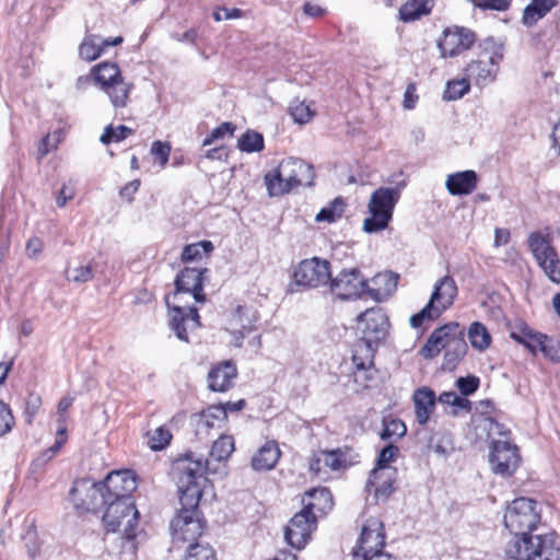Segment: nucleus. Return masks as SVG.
I'll use <instances>...</instances> for the list:
<instances>
[{
	"instance_id": "nucleus-4",
	"label": "nucleus",
	"mask_w": 560,
	"mask_h": 560,
	"mask_svg": "<svg viewBox=\"0 0 560 560\" xmlns=\"http://www.w3.org/2000/svg\"><path fill=\"white\" fill-rule=\"evenodd\" d=\"M315 179L313 165L301 159L289 158L265 175L270 196H282L299 186H312Z\"/></svg>"
},
{
	"instance_id": "nucleus-6",
	"label": "nucleus",
	"mask_w": 560,
	"mask_h": 560,
	"mask_svg": "<svg viewBox=\"0 0 560 560\" xmlns=\"http://www.w3.org/2000/svg\"><path fill=\"white\" fill-rule=\"evenodd\" d=\"M102 517L108 533H121L127 540H133L138 534L139 511L135 502L107 501Z\"/></svg>"
},
{
	"instance_id": "nucleus-42",
	"label": "nucleus",
	"mask_w": 560,
	"mask_h": 560,
	"mask_svg": "<svg viewBox=\"0 0 560 560\" xmlns=\"http://www.w3.org/2000/svg\"><path fill=\"white\" fill-rule=\"evenodd\" d=\"M184 560H217L214 550L209 544L194 542L187 546Z\"/></svg>"
},
{
	"instance_id": "nucleus-1",
	"label": "nucleus",
	"mask_w": 560,
	"mask_h": 560,
	"mask_svg": "<svg viewBox=\"0 0 560 560\" xmlns=\"http://www.w3.org/2000/svg\"><path fill=\"white\" fill-rule=\"evenodd\" d=\"M537 501L517 498L506 508L504 526L514 535L506 553L515 560H560V539L555 532L533 534L541 515Z\"/></svg>"
},
{
	"instance_id": "nucleus-11",
	"label": "nucleus",
	"mask_w": 560,
	"mask_h": 560,
	"mask_svg": "<svg viewBox=\"0 0 560 560\" xmlns=\"http://www.w3.org/2000/svg\"><path fill=\"white\" fill-rule=\"evenodd\" d=\"M330 291L340 300L358 299L369 293L368 280L358 268L343 269L328 281Z\"/></svg>"
},
{
	"instance_id": "nucleus-22",
	"label": "nucleus",
	"mask_w": 560,
	"mask_h": 560,
	"mask_svg": "<svg viewBox=\"0 0 560 560\" xmlns=\"http://www.w3.org/2000/svg\"><path fill=\"white\" fill-rule=\"evenodd\" d=\"M395 469H373L366 482V489L374 490L377 500H387L394 491Z\"/></svg>"
},
{
	"instance_id": "nucleus-34",
	"label": "nucleus",
	"mask_w": 560,
	"mask_h": 560,
	"mask_svg": "<svg viewBox=\"0 0 560 560\" xmlns=\"http://www.w3.org/2000/svg\"><path fill=\"white\" fill-rule=\"evenodd\" d=\"M372 282L376 285L384 284V288H369V294L375 299L381 300L382 296L390 294L397 285V277L393 272H384L376 275Z\"/></svg>"
},
{
	"instance_id": "nucleus-39",
	"label": "nucleus",
	"mask_w": 560,
	"mask_h": 560,
	"mask_svg": "<svg viewBox=\"0 0 560 560\" xmlns=\"http://www.w3.org/2000/svg\"><path fill=\"white\" fill-rule=\"evenodd\" d=\"M345 202L342 198H335L327 207H324L315 217L317 222L332 223L342 217Z\"/></svg>"
},
{
	"instance_id": "nucleus-46",
	"label": "nucleus",
	"mask_w": 560,
	"mask_h": 560,
	"mask_svg": "<svg viewBox=\"0 0 560 560\" xmlns=\"http://www.w3.org/2000/svg\"><path fill=\"white\" fill-rule=\"evenodd\" d=\"M131 133L132 129L124 125H120L118 127H113L112 125H109L104 129V132L100 138V141L103 144H108L110 142H119L126 139Z\"/></svg>"
},
{
	"instance_id": "nucleus-49",
	"label": "nucleus",
	"mask_w": 560,
	"mask_h": 560,
	"mask_svg": "<svg viewBox=\"0 0 560 560\" xmlns=\"http://www.w3.org/2000/svg\"><path fill=\"white\" fill-rule=\"evenodd\" d=\"M399 454V448L394 444H387L378 454L376 467L374 469H392L388 465Z\"/></svg>"
},
{
	"instance_id": "nucleus-61",
	"label": "nucleus",
	"mask_w": 560,
	"mask_h": 560,
	"mask_svg": "<svg viewBox=\"0 0 560 560\" xmlns=\"http://www.w3.org/2000/svg\"><path fill=\"white\" fill-rule=\"evenodd\" d=\"M325 468L327 467L324 466V459H322V451L314 453L308 459L310 471L319 477L323 471L327 472Z\"/></svg>"
},
{
	"instance_id": "nucleus-33",
	"label": "nucleus",
	"mask_w": 560,
	"mask_h": 560,
	"mask_svg": "<svg viewBox=\"0 0 560 560\" xmlns=\"http://www.w3.org/2000/svg\"><path fill=\"white\" fill-rule=\"evenodd\" d=\"M452 346L446 349L443 361V369L452 371L456 368L460 359L466 354L467 343L464 339V335L456 338L451 343Z\"/></svg>"
},
{
	"instance_id": "nucleus-2",
	"label": "nucleus",
	"mask_w": 560,
	"mask_h": 560,
	"mask_svg": "<svg viewBox=\"0 0 560 560\" xmlns=\"http://www.w3.org/2000/svg\"><path fill=\"white\" fill-rule=\"evenodd\" d=\"M208 462L192 454H186L173 463L172 477L177 485L180 509L171 522L174 548L198 541L203 530L198 504L206 481Z\"/></svg>"
},
{
	"instance_id": "nucleus-17",
	"label": "nucleus",
	"mask_w": 560,
	"mask_h": 560,
	"mask_svg": "<svg viewBox=\"0 0 560 560\" xmlns=\"http://www.w3.org/2000/svg\"><path fill=\"white\" fill-rule=\"evenodd\" d=\"M460 335H464V328L458 323H447L432 331L428 340L420 350V354L424 359L436 357L442 349L450 348L453 341Z\"/></svg>"
},
{
	"instance_id": "nucleus-23",
	"label": "nucleus",
	"mask_w": 560,
	"mask_h": 560,
	"mask_svg": "<svg viewBox=\"0 0 560 560\" xmlns=\"http://www.w3.org/2000/svg\"><path fill=\"white\" fill-rule=\"evenodd\" d=\"M236 376V366L230 361H224L210 370L208 374L209 388L213 392H226L232 387Z\"/></svg>"
},
{
	"instance_id": "nucleus-29",
	"label": "nucleus",
	"mask_w": 560,
	"mask_h": 560,
	"mask_svg": "<svg viewBox=\"0 0 560 560\" xmlns=\"http://www.w3.org/2000/svg\"><path fill=\"white\" fill-rule=\"evenodd\" d=\"M510 337L516 342L524 345L533 354L538 350L539 345L544 341V334L536 332L525 324L515 326Z\"/></svg>"
},
{
	"instance_id": "nucleus-55",
	"label": "nucleus",
	"mask_w": 560,
	"mask_h": 560,
	"mask_svg": "<svg viewBox=\"0 0 560 560\" xmlns=\"http://www.w3.org/2000/svg\"><path fill=\"white\" fill-rule=\"evenodd\" d=\"M42 405V398L37 394H30L25 401V416L28 424L33 422Z\"/></svg>"
},
{
	"instance_id": "nucleus-37",
	"label": "nucleus",
	"mask_w": 560,
	"mask_h": 560,
	"mask_svg": "<svg viewBox=\"0 0 560 560\" xmlns=\"http://www.w3.org/2000/svg\"><path fill=\"white\" fill-rule=\"evenodd\" d=\"M103 54L101 37L97 35H88L79 46V55L86 61H93Z\"/></svg>"
},
{
	"instance_id": "nucleus-24",
	"label": "nucleus",
	"mask_w": 560,
	"mask_h": 560,
	"mask_svg": "<svg viewBox=\"0 0 560 560\" xmlns=\"http://www.w3.org/2000/svg\"><path fill=\"white\" fill-rule=\"evenodd\" d=\"M412 399L417 421L425 424L435 407V393L429 387H421L415 390Z\"/></svg>"
},
{
	"instance_id": "nucleus-48",
	"label": "nucleus",
	"mask_w": 560,
	"mask_h": 560,
	"mask_svg": "<svg viewBox=\"0 0 560 560\" xmlns=\"http://www.w3.org/2000/svg\"><path fill=\"white\" fill-rule=\"evenodd\" d=\"M441 315L440 312H436V308L431 304L427 303V305L417 314L410 317V325L413 328L420 327L424 320H433Z\"/></svg>"
},
{
	"instance_id": "nucleus-57",
	"label": "nucleus",
	"mask_w": 560,
	"mask_h": 560,
	"mask_svg": "<svg viewBox=\"0 0 560 560\" xmlns=\"http://www.w3.org/2000/svg\"><path fill=\"white\" fill-rule=\"evenodd\" d=\"M14 424V418L10 408L0 401V436L11 431Z\"/></svg>"
},
{
	"instance_id": "nucleus-13",
	"label": "nucleus",
	"mask_w": 560,
	"mask_h": 560,
	"mask_svg": "<svg viewBox=\"0 0 560 560\" xmlns=\"http://www.w3.org/2000/svg\"><path fill=\"white\" fill-rule=\"evenodd\" d=\"M528 246L539 267L555 283H560V260L555 248L539 233H532Z\"/></svg>"
},
{
	"instance_id": "nucleus-51",
	"label": "nucleus",
	"mask_w": 560,
	"mask_h": 560,
	"mask_svg": "<svg viewBox=\"0 0 560 560\" xmlns=\"http://www.w3.org/2000/svg\"><path fill=\"white\" fill-rule=\"evenodd\" d=\"M235 130V126L232 122H223L217 128H214L210 135L203 139L202 145L207 147L212 144L214 141L219 139H223L226 135L232 136Z\"/></svg>"
},
{
	"instance_id": "nucleus-59",
	"label": "nucleus",
	"mask_w": 560,
	"mask_h": 560,
	"mask_svg": "<svg viewBox=\"0 0 560 560\" xmlns=\"http://www.w3.org/2000/svg\"><path fill=\"white\" fill-rule=\"evenodd\" d=\"M475 5L483 11L492 10V11H500L504 12L509 10L510 8V1L509 0H480L476 1Z\"/></svg>"
},
{
	"instance_id": "nucleus-7",
	"label": "nucleus",
	"mask_w": 560,
	"mask_h": 560,
	"mask_svg": "<svg viewBox=\"0 0 560 560\" xmlns=\"http://www.w3.org/2000/svg\"><path fill=\"white\" fill-rule=\"evenodd\" d=\"M485 52L481 58L470 61L465 68V75L469 82L482 88L495 80L499 65L503 59V45L493 38L483 42Z\"/></svg>"
},
{
	"instance_id": "nucleus-38",
	"label": "nucleus",
	"mask_w": 560,
	"mask_h": 560,
	"mask_svg": "<svg viewBox=\"0 0 560 560\" xmlns=\"http://www.w3.org/2000/svg\"><path fill=\"white\" fill-rule=\"evenodd\" d=\"M429 447L441 456L448 455L453 450V439L448 431H436L429 441Z\"/></svg>"
},
{
	"instance_id": "nucleus-3",
	"label": "nucleus",
	"mask_w": 560,
	"mask_h": 560,
	"mask_svg": "<svg viewBox=\"0 0 560 560\" xmlns=\"http://www.w3.org/2000/svg\"><path fill=\"white\" fill-rule=\"evenodd\" d=\"M207 269L185 268L175 279V291L166 296L170 310V326L179 340L188 342V329L199 326V314L195 306L180 305L184 294H190L198 303L206 301L202 288V276Z\"/></svg>"
},
{
	"instance_id": "nucleus-64",
	"label": "nucleus",
	"mask_w": 560,
	"mask_h": 560,
	"mask_svg": "<svg viewBox=\"0 0 560 560\" xmlns=\"http://www.w3.org/2000/svg\"><path fill=\"white\" fill-rule=\"evenodd\" d=\"M353 560H392V557L386 552L372 555H361L360 552H353Z\"/></svg>"
},
{
	"instance_id": "nucleus-5",
	"label": "nucleus",
	"mask_w": 560,
	"mask_h": 560,
	"mask_svg": "<svg viewBox=\"0 0 560 560\" xmlns=\"http://www.w3.org/2000/svg\"><path fill=\"white\" fill-rule=\"evenodd\" d=\"M406 185V180H401L395 187H380L373 191L368 205L370 217L363 222V230L365 232L374 233L387 228L393 217L394 208Z\"/></svg>"
},
{
	"instance_id": "nucleus-58",
	"label": "nucleus",
	"mask_w": 560,
	"mask_h": 560,
	"mask_svg": "<svg viewBox=\"0 0 560 560\" xmlns=\"http://www.w3.org/2000/svg\"><path fill=\"white\" fill-rule=\"evenodd\" d=\"M456 385L464 396H468L478 389L479 378L476 376L459 377L456 381Z\"/></svg>"
},
{
	"instance_id": "nucleus-53",
	"label": "nucleus",
	"mask_w": 560,
	"mask_h": 560,
	"mask_svg": "<svg viewBox=\"0 0 560 560\" xmlns=\"http://www.w3.org/2000/svg\"><path fill=\"white\" fill-rule=\"evenodd\" d=\"M407 432L406 425L400 420H392L387 423L381 433L382 440H388L393 436L402 438Z\"/></svg>"
},
{
	"instance_id": "nucleus-32",
	"label": "nucleus",
	"mask_w": 560,
	"mask_h": 560,
	"mask_svg": "<svg viewBox=\"0 0 560 560\" xmlns=\"http://www.w3.org/2000/svg\"><path fill=\"white\" fill-rule=\"evenodd\" d=\"M433 0H409L399 10V18L404 22H412L431 12Z\"/></svg>"
},
{
	"instance_id": "nucleus-8",
	"label": "nucleus",
	"mask_w": 560,
	"mask_h": 560,
	"mask_svg": "<svg viewBox=\"0 0 560 560\" xmlns=\"http://www.w3.org/2000/svg\"><path fill=\"white\" fill-rule=\"evenodd\" d=\"M94 78L108 95L114 107H126L132 85L125 82L116 63L102 62L93 67Z\"/></svg>"
},
{
	"instance_id": "nucleus-63",
	"label": "nucleus",
	"mask_w": 560,
	"mask_h": 560,
	"mask_svg": "<svg viewBox=\"0 0 560 560\" xmlns=\"http://www.w3.org/2000/svg\"><path fill=\"white\" fill-rule=\"evenodd\" d=\"M242 16V11L240 9H221L220 11H215L213 13V19L217 22H220L222 20H230V19H237Z\"/></svg>"
},
{
	"instance_id": "nucleus-16",
	"label": "nucleus",
	"mask_w": 560,
	"mask_h": 560,
	"mask_svg": "<svg viewBox=\"0 0 560 560\" xmlns=\"http://www.w3.org/2000/svg\"><path fill=\"white\" fill-rule=\"evenodd\" d=\"M101 483L106 501L133 502L131 494L137 489V482L129 470L112 471Z\"/></svg>"
},
{
	"instance_id": "nucleus-30",
	"label": "nucleus",
	"mask_w": 560,
	"mask_h": 560,
	"mask_svg": "<svg viewBox=\"0 0 560 560\" xmlns=\"http://www.w3.org/2000/svg\"><path fill=\"white\" fill-rule=\"evenodd\" d=\"M226 419V408L223 406H210L203 410L197 418L196 432L197 434L208 433V431L215 427V422H221Z\"/></svg>"
},
{
	"instance_id": "nucleus-36",
	"label": "nucleus",
	"mask_w": 560,
	"mask_h": 560,
	"mask_svg": "<svg viewBox=\"0 0 560 560\" xmlns=\"http://www.w3.org/2000/svg\"><path fill=\"white\" fill-rule=\"evenodd\" d=\"M235 450L234 439L231 435H221L211 447L210 457L218 462H225Z\"/></svg>"
},
{
	"instance_id": "nucleus-56",
	"label": "nucleus",
	"mask_w": 560,
	"mask_h": 560,
	"mask_svg": "<svg viewBox=\"0 0 560 560\" xmlns=\"http://www.w3.org/2000/svg\"><path fill=\"white\" fill-rule=\"evenodd\" d=\"M59 142V135L55 132L54 135H47L42 139L38 144V156L37 159L43 160L52 149L57 148Z\"/></svg>"
},
{
	"instance_id": "nucleus-19",
	"label": "nucleus",
	"mask_w": 560,
	"mask_h": 560,
	"mask_svg": "<svg viewBox=\"0 0 560 560\" xmlns=\"http://www.w3.org/2000/svg\"><path fill=\"white\" fill-rule=\"evenodd\" d=\"M385 546V533L383 523L375 517H371L362 527L359 538V548L354 552L361 555H372L383 552Z\"/></svg>"
},
{
	"instance_id": "nucleus-35",
	"label": "nucleus",
	"mask_w": 560,
	"mask_h": 560,
	"mask_svg": "<svg viewBox=\"0 0 560 560\" xmlns=\"http://www.w3.org/2000/svg\"><path fill=\"white\" fill-rule=\"evenodd\" d=\"M468 340L475 349L486 350L491 342V336L486 326L479 322H474L468 328Z\"/></svg>"
},
{
	"instance_id": "nucleus-40",
	"label": "nucleus",
	"mask_w": 560,
	"mask_h": 560,
	"mask_svg": "<svg viewBox=\"0 0 560 560\" xmlns=\"http://www.w3.org/2000/svg\"><path fill=\"white\" fill-rule=\"evenodd\" d=\"M237 147L243 152H259L264 149V137L257 131L247 130L238 138Z\"/></svg>"
},
{
	"instance_id": "nucleus-10",
	"label": "nucleus",
	"mask_w": 560,
	"mask_h": 560,
	"mask_svg": "<svg viewBox=\"0 0 560 560\" xmlns=\"http://www.w3.org/2000/svg\"><path fill=\"white\" fill-rule=\"evenodd\" d=\"M500 434L504 439L491 442L489 462L494 474L511 476L518 467L521 456L517 446L508 439V433Z\"/></svg>"
},
{
	"instance_id": "nucleus-47",
	"label": "nucleus",
	"mask_w": 560,
	"mask_h": 560,
	"mask_svg": "<svg viewBox=\"0 0 560 560\" xmlns=\"http://www.w3.org/2000/svg\"><path fill=\"white\" fill-rule=\"evenodd\" d=\"M289 109L294 121L299 124L308 122L314 115V112L311 109L310 105L298 100L290 104Z\"/></svg>"
},
{
	"instance_id": "nucleus-12",
	"label": "nucleus",
	"mask_w": 560,
	"mask_h": 560,
	"mask_svg": "<svg viewBox=\"0 0 560 560\" xmlns=\"http://www.w3.org/2000/svg\"><path fill=\"white\" fill-rule=\"evenodd\" d=\"M330 264L328 260L313 257L302 260L294 269V283L304 288H317L327 284L330 279Z\"/></svg>"
},
{
	"instance_id": "nucleus-25",
	"label": "nucleus",
	"mask_w": 560,
	"mask_h": 560,
	"mask_svg": "<svg viewBox=\"0 0 560 560\" xmlns=\"http://www.w3.org/2000/svg\"><path fill=\"white\" fill-rule=\"evenodd\" d=\"M477 187V174L474 171H463L451 174L446 179V188L453 196L469 195Z\"/></svg>"
},
{
	"instance_id": "nucleus-9",
	"label": "nucleus",
	"mask_w": 560,
	"mask_h": 560,
	"mask_svg": "<svg viewBox=\"0 0 560 560\" xmlns=\"http://www.w3.org/2000/svg\"><path fill=\"white\" fill-rule=\"evenodd\" d=\"M70 498L74 508L81 512L97 513L107 502L102 483L86 478L73 482Z\"/></svg>"
},
{
	"instance_id": "nucleus-52",
	"label": "nucleus",
	"mask_w": 560,
	"mask_h": 560,
	"mask_svg": "<svg viewBox=\"0 0 560 560\" xmlns=\"http://www.w3.org/2000/svg\"><path fill=\"white\" fill-rule=\"evenodd\" d=\"M538 350L551 361H560V343L549 339L546 335H544V341L539 345Z\"/></svg>"
},
{
	"instance_id": "nucleus-41",
	"label": "nucleus",
	"mask_w": 560,
	"mask_h": 560,
	"mask_svg": "<svg viewBox=\"0 0 560 560\" xmlns=\"http://www.w3.org/2000/svg\"><path fill=\"white\" fill-rule=\"evenodd\" d=\"M348 450L337 448L334 451H322V459H324V466L330 470H339L347 467L350 460L347 457Z\"/></svg>"
},
{
	"instance_id": "nucleus-45",
	"label": "nucleus",
	"mask_w": 560,
	"mask_h": 560,
	"mask_svg": "<svg viewBox=\"0 0 560 560\" xmlns=\"http://www.w3.org/2000/svg\"><path fill=\"white\" fill-rule=\"evenodd\" d=\"M213 250V245L210 241H202L195 244L186 245L182 253L183 261H192L200 259L202 253L209 254Z\"/></svg>"
},
{
	"instance_id": "nucleus-60",
	"label": "nucleus",
	"mask_w": 560,
	"mask_h": 560,
	"mask_svg": "<svg viewBox=\"0 0 560 560\" xmlns=\"http://www.w3.org/2000/svg\"><path fill=\"white\" fill-rule=\"evenodd\" d=\"M171 147L161 141H154L151 147V153L159 160L160 164L164 166L170 156Z\"/></svg>"
},
{
	"instance_id": "nucleus-26",
	"label": "nucleus",
	"mask_w": 560,
	"mask_h": 560,
	"mask_svg": "<svg viewBox=\"0 0 560 560\" xmlns=\"http://www.w3.org/2000/svg\"><path fill=\"white\" fill-rule=\"evenodd\" d=\"M281 452L276 442L265 443L253 456L252 467L256 471L271 470L280 458Z\"/></svg>"
},
{
	"instance_id": "nucleus-54",
	"label": "nucleus",
	"mask_w": 560,
	"mask_h": 560,
	"mask_svg": "<svg viewBox=\"0 0 560 560\" xmlns=\"http://www.w3.org/2000/svg\"><path fill=\"white\" fill-rule=\"evenodd\" d=\"M66 442V427L60 425L57 431V439L52 446L47 448L42 457H39L37 460H40L43 458L44 462L50 460L61 448L63 443Z\"/></svg>"
},
{
	"instance_id": "nucleus-15",
	"label": "nucleus",
	"mask_w": 560,
	"mask_h": 560,
	"mask_svg": "<svg viewBox=\"0 0 560 560\" xmlns=\"http://www.w3.org/2000/svg\"><path fill=\"white\" fill-rule=\"evenodd\" d=\"M377 345L359 339L352 350V362L355 368L353 375L357 383L366 386V383L375 376L374 353Z\"/></svg>"
},
{
	"instance_id": "nucleus-20",
	"label": "nucleus",
	"mask_w": 560,
	"mask_h": 560,
	"mask_svg": "<svg viewBox=\"0 0 560 560\" xmlns=\"http://www.w3.org/2000/svg\"><path fill=\"white\" fill-rule=\"evenodd\" d=\"M475 42V34L464 27H455L454 30H446L444 37L439 42V48L442 56L454 57L462 51L469 49Z\"/></svg>"
},
{
	"instance_id": "nucleus-62",
	"label": "nucleus",
	"mask_w": 560,
	"mask_h": 560,
	"mask_svg": "<svg viewBox=\"0 0 560 560\" xmlns=\"http://www.w3.org/2000/svg\"><path fill=\"white\" fill-rule=\"evenodd\" d=\"M44 247V242L38 237H32L26 244V253L31 258L37 257Z\"/></svg>"
},
{
	"instance_id": "nucleus-21",
	"label": "nucleus",
	"mask_w": 560,
	"mask_h": 560,
	"mask_svg": "<svg viewBox=\"0 0 560 560\" xmlns=\"http://www.w3.org/2000/svg\"><path fill=\"white\" fill-rule=\"evenodd\" d=\"M457 293L458 289L455 280L450 276H445L435 283L429 303L436 308V312L442 314L453 305Z\"/></svg>"
},
{
	"instance_id": "nucleus-31",
	"label": "nucleus",
	"mask_w": 560,
	"mask_h": 560,
	"mask_svg": "<svg viewBox=\"0 0 560 560\" xmlns=\"http://www.w3.org/2000/svg\"><path fill=\"white\" fill-rule=\"evenodd\" d=\"M308 501L303 499L304 508L312 513L326 512L332 508V497L327 488L313 489L306 493Z\"/></svg>"
},
{
	"instance_id": "nucleus-27",
	"label": "nucleus",
	"mask_w": 560,
	"mask_h": 560,
	"mask_svg": "<svg viewBox=\"0 0 560 560\" xmlns=\"http://www.w3.org/2000/svg\"><path fill=\"white\" fill-rule=\"evenodd\" d=\"M257 319L256 312L249 307L240 305L232 313L228 329L232 335H236V331L241 330L252 331L255 328Z\"/></svg>"
},
{
	"instance_id": "nucleus-50",
	"label": "nucleus",
	"mask_w": 560,
	"mask_h": 560,
	"mask_svg": "<svg viewBox=\"0 0 560 560\" xmlns=\"http://www.w3.org/2000/svg\"><path fill=\"white\" fill-rule=\"evenodd\" d=\"M66 277L69 281L83 283L93 278V270L90 265L78 266L67 269Z\"/></svg>"
},
{
	"instance_id": "nucleus-18",
	"label": "nucleus",
	"mask_w": 560,
	"mask_h": 560,
	"mask_svg": "<svg viewBox=\"0 0 560 560\" xmlns=\"http://www.w3.org/2000/svg\"><path fill=\"white\" fill-rule=\"evenodd\" d=\"M362 324L361 339L378 345L387 334L389 322L387 315L381 308H369L358 316Z\"/></svg>"
},
{
	"instance_id": "nucleus-44",
	"label": "nucleus",
	"mask_w": 560,
	"mask_h": 560,
	"mask_svg": "<svg viewBox=\"0 0 560 560\" xmlns=\"http://www.w3.org/2000/svg\"><path fill=\"white\" fill-rule=\"evenodd\" d=\"M470 89V82L465 75L460 80H452L446 84L443 98L446 101H456L462 98Z\"/></svg>"
},
{
	"instance_id": "nucleus-28",
	"label": "nucleus",
	"mask_w": 560,
	"mask_h": 560,
	"mask_svg": "<svg viewBox=\"0 0 560 560\" xmlns=\"http://www.w3.org/2000/svg\"><path fill=\"white\" fill-rule=\"evenodd\" d=\"M556 5L557 0H533L523 11L522 23L527 27L534 26Z\"/></svg>"
},
{
	"instance_id": "nucleus-43",
	"label": "nucleus",
	"mask_w": 560,
	"mask_h": 560,
	"mask_svg": "<svg viewBox=\"0 0 560 560\" xmlns=\"http://www.w3.org/2000/svg\"><path fill=\"white\" fill-rule=\"evenodd\" d=\"M172 438L171 431L165 425H161L148 433V444L151 450L161 451L170 444Z\"/></svg>"
},
{
	"instance_id": "nucleus-14",
	"label": "nucleus",
	"mask_w": 560,
	"mask_h": 560,
	"mask_svg": "<svg viewBox=\"0 0 560 560\" xmlns=\"http://www.w3.org/2000/svg\"><path fill=\"white\" fill-rule=\"evenodd\" d=\"M316 528L315 513L303 508L294 514L284 530L287 542L295 549H303Z\"/></svg>"
}]
</instances>
